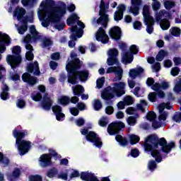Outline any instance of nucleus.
I'll use <instances>...</instances> for the list:
<instances>
[{
  "label": "nucleus",
  "mask_w": 181,
  "mask_h": 181,
  "mask_svg": "<svg viewBox=\"0 0 181 181\" xmlns=\"http://www.w3.org/2000/svg\"><path fill=\"white\" fill-rule=\"evenodd\" d=\"M53 105V97L49 95L48 93H45L43 96L42 101L41 103V106L43 110H46L49 111L50 108H52V105Z\"/></svg>",
  "instance_id": "6ab92c4d"
},
{
  "label": "nucleus",
  "mask_w": 181,
  "mask_h": 181,
  "mask_svg": "<svg viewBox=\"0 0 181 181\" xmlns=\"http://www.w3.org/2000/svg\"><path fill=\"white\" fill-rule=\"evenodd\" d=\"M162 18L170 19V18H172V15L165 10H161L159 13L156 14V22H159L161 29L163 30H168V29L170 28V22H169V20L166 18L162 19Z\"/></svg>",
  "instance_id": "4468645a"
},
{
  "label": "nucleus",
  "mask_w": 181,
  "mask_h": 181,
  "mask_svg": "<svg viewBox=\"0 0 181 181\" xmlns=\"http://www.w3.org/2000/svg\"><path fill=\"white\" fill-rule=\"evenodd\" d=\"M125 9H127V7L124 4H120L117 6V11L114 14V19L116 22L121 21L124 18Z\"/></svg>",
  "instance_id": "4be33fe9"
},
{
  "label": "nucleus",
  "mask_w": 181,
  "mask_h": 181,
  "mask_svg": "<svg viewBox=\"0 0 181 181\" xmlns=\"http://www.w3.org/2000/svg\"><path fill=\"white\" fill-rule=\"evenodd\" d=\"M119 49L122 50V62L123 64H129L134 61V54H137L139 52V47L136 45H133L130 47V52L125 51L127 49V44L122 42L119 45Z\"/></svg>",
  "instance_id": "9d476101"
},
{
  "label": "nucleus",
  "mask_w": 181,
  "mask_h": 181,
  "mask_svg": "<svg viewBox=\"0 0 181 181\" xmlns=\"http://www.w3.org/2000/svg\"><path fill=\"white\" fill-rule=\"evenodd\" d=\"M58 103L61 104V105H67L70 103V98L68 96H61L58 99Z\"/></svg>",
  "instance_id": "e433bc0d"
},
{
  "label": "nucleus",
  "mask_w": 181,
  "mask_h": 181,
  "mask_svg": "<svg viewBox=\"0 0 181 181\" xmlns=\"http://www.w3.org/2000/svg\"><path fill=\"white\" fill-rule=\"evenodd\" d=\"M80 17L77 16V14L73 13L71 16L67 19L66 23L70 26V25H74L76 21L77 25H74L71 28V35L70 36L71 40L69 42V47H74L76 46V40H77V37L80 38L83 36V30L86 28V25L83 22L80 20Z\"/></svg>",
  "instance_id": "39448f33"
},
{
  "label": "nucleus",
  "mask_w": 181,
  "mask_h": 181,
  "mask_svg": "<svg viewBox=\"0 0 181 181\" xmlns=\"http://www.w3.org/2000/svg\"><path fill=\"white\" fill-rule=\"evenodd\" d=\"M22 49L19 46H15L13 47L12 53L15 55H8L6 57V62L8 64H10L11 69H14L21 64V62H22V57L21 56V52Z\"/></svg>",
  "instance_id": "f8f14e48"
},
{
  "label": "nucleus",
  "mask_w": 181,
  "mask_h": 181,
  "mask_svg": "<svg viewBox=\"0 0 181 181\" xmlns=\"http://www.w3.org/2000/svg\"><path fill=\"white\" fill-rule=\"evenodd\" d=\"M144 147L145 151L151 152L153 158H155L156 162L159 163L164 157L163 153L168 155L175 148V142L171 141L168 144L165 138L158 140V137L150 135L146 139Z\"/></svg>",
  "instance_id": "f03ea898"
},
{
  "label": "nucleus",
  "mask_w": 181,
  "mask_h": 181,
  "mask_svg": "<svg viewBox=\"0 0 181 181\" xmlns=\"http://www.w3.org/2000/svg\"><path fill=\"white\" fill-rule=\"evenodd\" d=\"M110 36L112 37V39H114L115 40H118L121 39V28L118 26L113 27L110 30Z\"/></svg>",
  "instance_id": "a878e982"
},
{
  "label": "nucleus",
  "mask_w": 181,
  "mask_h": 181,
  "mask_svg": "<svg viewBox=\"0 0 181 181\" xmlns=\"http://www.w3.org/2000/svg\"><path fill=\"white\" fill-rule=\"evenodd\" d=\"M17 30L20 35H23V33L28 30V24L24 23L23 25L18 28Z\"/></svg>",
  "instance_id": "de8ad7c7"
},
{
  "label": "nucleus",
  "mask_w": 181,
  "mask_h": 181,
  "mask_svg": "<svg viewBox=\"0 0 181 181\" xmlns=\"http://www.w3.org/2000/svg\"><path fill=\"white\" fill-rule=\"evenodd\" d=\"M123 101L126 105H131L132 104H134V98L130 95L124 97Z\"/></svg>",
  "instance_id": "09e8293b"
},
{
  "label": "nucleus",
  "mask_w": 181,
  "mask_h": 181,
  "mask_svg": "<svg viewBox=\"0 0 181 181\" xmlns=\"http://www.w3.org/2000/svg\"><path fill=\"white\" fill-rule=\"evenodd\" d=\"M82 64L83 62L77 58V54L72 52L66 66L68 71V82L71 84H77V77L79 78L81 81H87L89 74L88 71L82 70L78 71Z\"/></svg>",
  "instance_id": "7ed1b4c3"
},
{
  "label": "nucleus",
  "mask_w": 181,
  "mask_h": 181,
  "mask_svg": "<svg viewBox=\"0 0 181 181\" xmlns=\"http://www.w3.org/2000/svg\"><path fill=\"white\" fill-rule=\"evenodd\" d=\"M100 127H107L108 125V118L107 117H102L98 122Z\"/></svg>",
  "instance_id": "603ef678"
},
{
  "label": "nucleus",
  "mask_w": 181,
  "mask_h": 181,
  "mask_svg": "<svg viewBox=\"0 0 181 181\" xmlns=\"http://www.w3.org/2000/svg\"><path fill=\"white\" fill-rule=\"evenodd\" d=\"M0 43H4V45H9L11 43V38L9 35L0 33Z\"/></svg>",
  "instance_id": "2f4dec72"
},
{
  "label": "nucleus",
  "mask_w": 181,
  "mask_h": 181,
  "mask_svg": "<svg viewBox=\"0 0 181 181\" xmlns=\"http://www.w3.org/2000/svg\"><path fill=\"white\" fill-rule=\"evenodd\" d=\"M26 132L17 131L16 129L13 132V135L16 139V144L17 145L18 150L21 156L28 153L29 152V149H30V141L22 140L23 138H25V135H26Z\"/></svg>",
  "instance_id": "1a4fd4ad"
},
{
  "label": "nucleus",
  "mask_w": 181,
  "mask_h": 181,
  "mask_svg": "<svg viewBox=\"0 0 181 181\" xmlns=\"http://www.w3.org/2000/svg\"><path fill=\"white\" fill-rule=\"evenodd\" d=\"M23 81L28 83L30 86H35L36 84V78L31 76L28 73H25L22 76Z\"/></svg>",
  "instance_id": "cd10ccee"
},
{
  "label": "nucleus",
  "mask_w": 181,
  "mask_h": 181,
  "mask_svg": "<svg viewBox=\"0 0 181 181\" xmlns=\"http://www.w3.org/2000/svg\"><path fill=\"white\" fill-rule=\"evenodd\" d=\"M0 163L3 165L4 168H5V166H8V165L9 164V159H8V158L6 157H4V154H2V153L1 152H0Z\"/></svg>",
  "instance_id": "a19ab883"
},
{
  "label": "nucleus",
  "mask_w": 181,
  "mask_h": 181,
  "mask_svg": "<svg viewBox=\"0 0 181 181\" xmlns=\"http://www.w3.org/2000/svg\"><path fill=\"white\" fill-rule=\"evenodd\" d=\"M82 135H86V141L92 142L96 148H101L103 146V141L94 132H89L87 129H82L81 130Z\"/></svg>",
  "instance_id": "2eb2a0df"
},
{
  "label": "nucleus",
  "mask_w": 181,
  "mask_h": 181,
  "mask_svg": "<svg viewBox=\"0 0 181 181\" xmlns=\"http://www.w3.org/2000/svg\"><path fill=\"white\" fill-rule=\"evenodd\" d=\"M170 33L173 36H175L176 37L180 36V28L177 27H173L170 29Z\"/></svg>",
  "instance_id": "ea45409f"
},
{
  "label": "nucleus",
  "mask_w": 181,
  "mask_h": 181,
  "mask_svg": "<svg viewBox=\"0 0 181 181\" xmlns=\"http://www.w3.org/2000/svg\"><path fill=\"white\" fill-rule=\"evenodd\" d=\"M127 122L128 125H130L131 127H134V125L136 124V117L134 116H130L127 119Z\"/></svg>",
  "instance_id": "49530a36"
},
{
  "label": "nucleus",
  "mask_w": 181,
  "mask_h": 181,
  "mask_svg": "<svg viewBox=\"0 0 181 181\" xmlns=\"http://www.w3.org/2000/svg\"><path fill=\"white\" fill-rule=\"evenodd\" d=\"M152 90L156 91L158 97L159 98H163L165 97V93L161 90H166L169 88V83L163 81L161 84L156 83L151 86Z\"/></svg>",
  "instance_id": "f3484780"
},
{
  "label": "nucleus",
  "mask_w": 181,
  "mask_h": 181,
  "mask_svg": "<svg viewBox=\"0 0 181 181\" xmlns=\"http://www.w3.org/2000/svg\"><path fill=\"white\" fill-rule=\"evenodd\" d=\"M31 98L34 101H40V100H42V94L39 92H34L31 95Z\"/></svg>",
  "instance_id": "a18cd8bd"
},
{
  "label": "nucleus",
  "mask_w": 181,
  "mask_h": 181,
  "mask_svg": "<svg viewBox=\"0 0 181 181\" xmlns=\"http://www.w3.org/2000/svg\"><path fill=\"white\" fill-rule=\"evenodd\" d=\"M148 166L149 170H151V172H153V170L156 169V162H155V160H150L148 162Z\"/></svg>",
  "instance_id": "864d4df0"
},
{
  "label": "nucleus",
  "mask_w": 181,
  "mask_h": 181,
  "mask_svg": "<svg viewBox=\"0 0 181 181\" xmlns=\"http://www.w3.org/2000/svg\"><path fill=\"white\" fill-rule=\"evenodd\" d=\"M148 106V103L145 100H141L140 103L136 105L137 110H140L141 112H145V108Z\"/></svg>",
  "instance_id": "58836bf2"
},
{
  "label": "nucleus",
  "mask_w": 181,
  "mask_h": 181,
  "mask_svg": "<svg viewBox=\"0 0 181 181\" xmlns=\"http://www.w3.org/2000/svg\"><path fill=\"white\" fill-rule=\"evenodd\" d=\"M21 175V170L16 168L13 174L11 175H9L8 179V180L13 181L14 179H16L18 176Z\"/></svg>",
  "instance_id": "4c0bfd02"
},
{
  "label": "nucleus",
  "mask_w": 181,
  "mask_h": 181,
  "mask_svg": "<svg viewBox=\"0 0 181 181\" xmlns=\"http://www.w3.org/2000/svg\"><path fill=\"white\" fill-rule=\"evenodd\" d=\"M72 90L74 95H78V97H80V95L84 93V88H83V86L81 85L73 86Z\"/></svg>",
  "instance_id": "7c9ffc66"
},
{
  "label": "nucleus",
  "mask_w": 181,
  "mask_h": 181,
  "mask_svg": "<svg viewBox=\"0 0 181 181\" xmlns=\"http://www.w3.org/2000/svg\"><path fill=\"white\" fill-rule=\"evenodd\" d=\"M129 138L132 145H135V144H138L139 142V136L137 135L132 134L129 135Z\"/></svg>",
  "instance_id": "79ce46f5"
},
{
  "label": "nucleus",
  "mask_w": 181,
  "mask_h": 181,
  "mask_svg": "<svg viewBox=\"0 0 181 181\" xmlns=\"http://www.w3.org/2000/svg\"><path fill=\"white\" fill-rule=\"evenodd\" d=\"M142 4V0H132V6L129 8L130 13H132L134 16L139 15V7Z\"/></svg>",
  "instance_id": "aec40b11"
},
{
  "label": "nucleus",
  "mask_w": 181,
  "mask_h": 181,
  "mask_svg": "<svg viewBox=\"0 0 181 181\" xmlns=\"http://www.w3.org/2000/svg\"><path fill=\"white\" fill-rule=\"evenodd\" d=\"M53 45V42L52 39L49 37H45L42 40V47H49Z\"/></svg>",
  "instance_id": "37998d69"
},
{
  "label": "nucleus",
  "mask_w": 181,
  "mask_h": 181,
  "mask_svg": "<svg viewBox=\"0 0 181 181\" xmlns=\"http://www.w3.org/2000/svg\"><path fill=\"white\" fill-rule=\"evenodd\" d=\"M26 13V10L23 8L17 7L13 12V18H16L18 21H21L23 16Z\"/></svg>",
  "instance_id": "c85d7f7f"
},
{
  "label": "nucleus",
  "mask_w": 181,
  "mask_h": 181,
  "mask_svg": "<svg viewBox=\"0 0 181 181\" xmlns=\"http://www.w3.org/2000/svg\"><path fill=\"white\" fill-rule=\"evenodd\" d=\"M93 108L95 111H100V110L103 108V105L101 104V101H100V100H94Z\"/></svg>",
  "instance_id": "c03bdc74"
},
{
  "label": "nucleus",
  "mask_w": 181,
  "mask_h": 181,
  "mask_svg": "<svg viewBox=\"0 0 181 181\" xmlns=\"http://www.w3.org/2000/svg\"><path fill=\"white\" fill-rule=\"evenodd\" d=\"M151 6L145 5L143 8V16L144 18V23L147 25L146 32L149 35L153 33V25L155 20L153 17L151 16Z\"/></svg>",
  "instance_id": "ddd939ff"
},
{
  "label": "nucleus",
  "mask_w": 181,
  "mask_h": 181,
  "mask_svg": "<svg viewBox=\"0 0 181 181\" xmlns=\"http://www.w3.org/2000/svg\"><path fill=\"white\" fill-rule=\"evenodd\" d=\"M125 127V124H124L122 122H115L110 124L107 127V132L110 135H115L118 134L122 128Z\"/></svg>",
  "instance_id": "a211bd4d"
},
{
  "label": "nucleus",
  "mask_w": 181,
  "mask_h": 181,
  "mask_svg": "<svg viewBox=\"0 0 181 181\" xmlns=\"http://www.w3.org/2000/svg\"><path fill=\"white\" fill-rule=\"evenodd\" d=\"M156 98H158V95H156V93H149L148 95L149 101H151V103H155V101H156Z\"/></svg>",
  "instance_id": "6e6d98bb"
},
{
  "label": "nucleus",
  "mask_w": 181,
  "mask_h": 181,
  "mask_svg": "<svg viewBox=\"0 0 181 181\" xmlns=\"http://www.w3.org/2000/svg\"><path fill=\"white\" fill-rule=\"evenodd\" d=\"M107 63L108 66H114V64H115L117 66H110L107 68L106 71L107 74L115 73V77L113 78V81H121L124 71L122 70V68H121L119 61H118V49H110L107 52Z\"/></svg>",
  "instance_id": "20e7f679"
},
{
  "label": "nucleus",
  "mask_w": 181,
  "mask_h": 181,
  "mask_svg": "<svg viewBox=\"0 0 181 181\" xmlns=\"http://www.w3.org/2000/svg\"><path fill=\"white\" fill-rule=\"evenodd\" d=\"M58 179H62L63 180H67V174L64 173H61L57 175Z\"/></svg>",
  "instance_id": "0e129e2a"
},
{
  "label": "nucleus",
  "mask_w": 181,
  "mask_h": 181,
  "mask_svg": "<svg viewBox=\"0 0 181 181\" xmlns=\"http://www.w3.org/2000/svg\"><path fill=\"white\" fill-rule=\"evenodd\" d=\"M165 9H172L175 6V2L172 1H166L164 2Z\"/></svg>",
  "instance_id": "8fccbe9b"
},
{
  "label": "nucleus",
  "mask_w": 181,
  "mask_h": 181,
  "mask_svg": "<svg viewBox=\"0 0 181 181\" xmlns=\"http://www.w3.org/2000/svg\"><path fill=\"white\" fill-rule=\"evenodd\" d=\"M52 111L56 116L57 121H63L66 115L62 112V107L59 105H54L52 107Z\"/></svg>",
  "instance_id": "5701e85b"
},
{
  "label": "nucleus",
  "mask_w": 181,
  "mask_h": 181,
  "mask_svg": "<svg viewBox=\"0 0 181 181\" xmlns=\"http://www.w3.org/2000/svg\"><path fill=\"white\" fill-rule=\"evenodd\" d=\"M141 74H144V69L141 66L132 69L129 72V76L131 77V78H132V80H135L136 77L141 76Z\"/></svg>",
  "instance_id": "393cba45"
},
{
  "label": "nucleus",
  "mask_w": 181,
  "mask_h": 181,
  "mask_svg": "<svg viewBox=\"0 0 181 181\" xmlns=\"http://www.w3.org/2000/svg\"><path fill=\"white\" fill-rule=\"evenodd\" d=\"M153 71H159L160 70V63L156 62L151 66Z\"/></svg>",
  "instance_id": "e2e57ef3"
},
{
  "label": "nucleus",
  "mask_w": 181,
  "mask_h": 181,
  "mask_svg": "<svg viewBox=\"0 0 181 181\" xmlns=\"http://www.w3.org/2000/svg\"><path fill=\"white\" fill-rule=\"evenodd\" d=\"M30 32L33 37L28 34L24 38V42L26 43L25 49L28 50V52H27L25 54V57L27 60L29 61L33 60L34 57L33 53H32V52H33V47H32V45L29 43H33V42H36L40 39L39 33H37L36 30V27H35V25H31L30 27Z\"/></svg>",
  "instance_id": "6e6552de"
},
{
  "label": "nucleus",
  "mask_w": 181,
  "mask_h": 181,
  "mask_svg": "<svg viewBox=\"0 0 181 181\" xmlns=\"http://www.w3.org/2000/svg\"><path fill=\"white\" fill-rule=\"evenodd\" d=\"M37 0H21V4L25 8H33Z\"/></svg>",
  "instance_id": "473e14b6"
},
{
  "label": "nucleus",
  "mask_w": 181,
  "mask_h": 181,
  "mask_svg": "<svg viewBox=\"0 0 181 181\" xmlns=\"http://www.w3.org/2000/svg\"><path fill=\"white\" fill-rule=\"evenodd\" d=\"M52 156H54V158H57V159H60V158H62V156H60V155H58L57 153L54 151H51L50 154H43L40 156V166H42V168H46V166H49L50 163H52Z\"/></svg>",
  "instance_id": "dca6fc26"
},
{
  "label": "nucleus",
  "mask_w": 181,
  "mask_h": 181,
  "mask_svg": "<svg viewBox=\"0 0 181 181\" xmlns=\"http://www.w3.org/2000/svg\"><path fill=\"white\" fill-rule=\"evenodd\" d=\"M1 90H2V92L1 93V100H8L9 98V93H8V91H9V88L8 87V86H6V84L3 83Z\"/></svg>",
  "instance_id": "c756f323"
},
{
  "label": "nucleus",
  "mask_w": 181,
  "mask_h": 181,
  "mask_svg": "<svg viewBox=\"0 0 181 181\" xmlns=\"http://www.w3.org/2000/svg\"><path fill=\"white\" fill-rule=\"evenodd\" d=\"M16 105L18 108H23L26 105V103L23 99H18Z\"/></svg>",
  "instance_id": "bf43d9fd"
},
{
  "label": "nucleus",
  "mask_w": 181,
  "mask_h": 181,
  "mask_svg": "<svg viewBox=\"0 0 181 181\" xmlns=\"http://www.w3.org/2000/svg\"><path fill=\"white\" fill-rule=\"evenodd\" d=\"M105 112L108 115H111V114H112L114 112V107H112V106L107 107L105 109Z\"/></svg>",
  "instance_id": "774afa93"
},
{
  "label": "nucleus",
  "mask_w": 181,
  "mask_h": 181,
  "mask_svg": "<svg viewBox=\"0 0 181 181\" xmlns=\"http://www.w3.org/2000/svg\"><path fill=\"white\" fill-rule=\"evenodd\" d=\"M126 86L125 82L115 83H113V87L108 86L105 88V90L102 93L101 97L106 101L112 100L114 97H122L125 94Z\"/></svg>",
  "instance_id": "0eeeda50"
},
{
  "label": "nucleus",
  "mask_w": 181,
  "mask_h": 181,
  "mask_svg": "<svg viewBox=\"0 0 181 181\" xmlns=\"http://www.w3.org/2000/svg\"><path fill=\"white\" fill-rule=\"evenodd\" d=\"M159 111V116H158V122L155 120L156 119V114L153 112H149L147 115L146 118L148 121L153 122H152V128L154 129H158L161 127L165 125V121H166V118H168V112L163 111L165 108L167 110H170L172 106L169 103H161L158 107Z\"/></svg>",
  "instance_id": "423d86ee"
},
{
  "label": "nucleus",
  "mask_w": 181,
  "mask_h": 181,
  "mask_svg": "<svg viewBox=\"0 0 181 181\" xmlns=\"http://www.w3.org/2000/svg\"><path fill=\"white\" fill-rule=\"evenodd\" d=\"M95 36H96V40H98V42H101L105 45L106 43H108V40H110L108 35H107V33H105V30H104L103 28H100L98 29Z\"/></svg>",
  "instance_id": "412c9836"
},
{
  "label": "nucleus",
  "mask_w": 181,
  "mask_h": 181,
  "mask_svg": "<svg viewBox=\"0 0 181 181\" xmlns=\"http://www.w3.org/2000/svg\"><path fill=\"white\" fill-rule=\"evenodd\" d=\"M109 8V4H105L104 2V0H101L100 5V11L99 18H93V25H102V26H104V28H107V25L108 24V22H110V18H108V15L105 13L107 12V9Z\"/></svg>",
  "instance_id": "9b49d317"
},
{
  "label": "nucleus",
  "mask_w": 181,
  "mask_h": 181,
  "mask_svg": "<svg viewBox=\"0 0 181 181\" xmlns=\"http://www.w3.org/2000/svg\"><path fill=\"white\" fill-rule=\"evenodd\" d=\"M77 127H83L84 124H86V120L83 118H78L75 121Z\"/></svg>",
  "instance_id": "4d7b16f0"
},
{
  "label": "nucleus",
  "mask_w": 181,
  "mask_h": 181,
  "mask_svg": "<svg viewBox=\"0 0 181 181\" xmlns=\"http://www.w3.org/2000/svg\"><path fill=\"white\" fill-rule=\"evenodd\" d=\"M27 70L29 73H33L34 76H39V74H40V71L39 70V63H37V62L28 64L27 66Z\"/></svg>",
  "instance_id": "b1692460"
},
{
  "label": "nucleus",
  "mask_w": 181,
  "mask_h": 181,
  "mask_svg": "<svg viewBox=\"0 0 181 181\" xmlns=\"http://www.w3.org/2000/svg\"><path fill=\"white\" fill-rule=\"evenodd\" d=\"M53 0L43 1L38 9L37 15L40 21H42V25L44 28H47L49 25H52L55 29L63 30L64 29V22L62 21V18L66 15L67 8L66 3Z\"/></svg>",
  "instance_id": "f257e3e1"
},
{
  "label": "nucleus",
  "mask_w": 181,
  "mask_h": 181,
  "mask_svg": "<svg viewBox=\"0 0 181 181\" xmlns=\"http://www.w3.org/2000/svg\"><path fill=\"white\" fill-rule=\"evenodd\" d=\"M70 112L72 115H74L75 117H77L78 115V110L76 107L70 108Z\"/></svg>",
  "instance_id": "338daca9"
},
{
  "label": "nucleus",
  "mask_w": 181,
  "mask_h": 181,
  "mask_svg": "<svg viewBox=\"0 0 181 181\" xmlns=\"http://www.w3.org/2000/svg\"><path fill=\"white\" fill-rule=\"evenodd\" d=\"M179 71H180V70L179 69V68L177 67H174L171 69V74L175 77L176 76H177V74H179Z\"/></svg>",
  "instance_id": "69168bd1"
},
{
  "label": "nucleus",
  "mask_w": 181,
  "mask_h": 181,
  "mask_svg": "<svg viewBox=\"0 0 181 181\" xmlns=\"http://www.w3.org/2000/svg\"><path fill=\"white\" fill-rule=\"evenodd\" d=\"M152 8L153 11H158V9H160V3L158 1H155L152 4Z\"/></svg>",
  "instance_id": "13d9d810"
},
{
  "label": "nucleus",
  "mask_w": 181,
  "mask_h": 181,
  "mask_svg": "<svg viewBox=\"0 0 181 181\" xmlns=\"http://www.w3.org/2000/svg\"><path fill=\"white\" fill-rule=\"evenodd\" d=\"M166 56H168V51L161 49L158 53V54L156 57V60H157V62H162V60H163V59H165V57H166Z\"/></svg>",
  "instance_id": "c9c22d12"
},
{
  "label": "nucleus",
  "mask_w": 181,
  "mask_h": 181,
  "mask_svg": "<svg viewBox=\"0 0 181 181\" xmlns=\"http://www.w3.org/2000/svg\"><path fill=\"white\" fill-rule=\"evenodd\" d=\"M81 179L85 181H100L97 176L91 173H82L81 174Z\"/></svg>",
  "instance_id": "bb28decb"
},
{
  "label": "nucleus",
  "mask_w": 181,
  "mask_h": 181,
  "mask_svg": "<svg viewBox=\"0 0 181 181\" xmlns=\"http://www.w3.org/2000/svg\"><path fill=\"white\" fill-rule=\"evenodd\" d=\"M5 73H6V69H5V67H4V66L0 64V80L1 78H4V76H5Z\"/></svg>",
  "instance_id": "680f3d73"
},
{
  "label": "nucleus",
  "mask_w": 181,
  "mask_h": 181,
  "mask_svg": "<svg viewBox=\"0 0 181 181\" xmlns=\"http://www.w3.org/2000/svg\"><path fill=\"white\" fill-rule=\"evenodd\" d=\"M105 81V78H104V77H102V78L98 79L96 81L98 88H102L103 86H104Z\"/></svg>",
  "instance_id": "5fc2aeb1"
},
{
  "label": "nucleus",
  "mask_w": 181,
  "mask_h": 181,
  "mask_svg": "<svg viewBox=\"0 0 181 181\" xmlns=\"http://www.w3.org/2000/svg\"><path fill=\"white\" fill-rule=\"evenodd\" d=\"M115 139L122 146H125L128 144V141L126 138L122 137V136L118 134L115 136Z\"/></svg>",
  "instance_id": "72a5a7b5"
},
{
  "label": "nucleus",
  "mask_w": 181,
  "mask_h": 181,
  "mask_svg": "<svg viewBox=\"0 0 181 181\" xmlns=\"http://www.w3.org/2000/svg\"><path fill=\"white\" fill-rule=\"evenodd\" d=\"M48 177H57V170L56 168H53L48 171L47 173Z\"/></svg>",
  "instance_id": "3c124183"
},
{
  "label": "nucleus",
  "mask_w": 181,
  "mask_h": 181,
  "mask_svg": "<svg viewBox=\"0 0 181 181\" xmlns=\"http://www.w3.org/2000/svg\"><path fill=\"white\" fill-rule=\"evenodd\" d=\"M29 179L30 181H42V177L40 175H30Z\"/></svg>",
  "instance_id": "052dcab7"
},
{
  "label": "nucleus",
  "mask_w": 181,
  "mask_h": 181,
  "mask_svg": "<svg viewBox=\"0 0 181 181\" xmlns=\"http://www.w3.org/2000/svg\"><path fill=\"white\" fill-rule=\"evenodd\" d=\"M173 90L176 94H179V93L181 92V78H177L175 81V87Z\"/></svg>",
  "instance_id": "f704fd0d"
}]
</instances>
